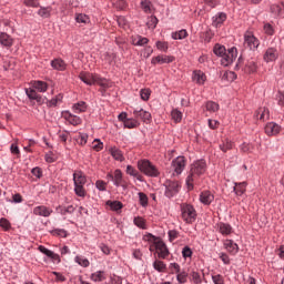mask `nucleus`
Returning a JSON list of instances; mask_svg holds the SVG:
<instances>
[{
	"label": "nucleus",
	"mask_w": 284,
	"mask_h": 284,
	"mask_svg": "<svg viewBox=\"0 0 284 284\" xmlns=\"http://www.w3.org/2000/svg\"><path fill=\"white\" fill-rule=\"evenodd\" d=\"M207 170V164L205 160H197L191 164L189 175L186 176V187L187 190H194V185H199L201 176L205 174Z\"/></svg>",
	"instance_id": "f257e3e1"
},
{
	"label": "nucleus",
	"mask_w": 284,
	"mask_h": 284,
	"mask_svg": "<svg viewBox=\"0 0 284 284\" xmlns=\"http://www.w3.org/2000/svg\"><path fill=\"white\" fill-rule=\"evenodd\" d=\"M138 168L142 174H145V176H159L160 172L156 165L152 164L149 160H140L138 162Z\"/></svg>",
	"instance_id": "f03ea898"
},
{
	"label": "nucleus",
	"mask_w": 284,
	"mask_h": 284,
	"mask_svg": "<svg viewBox=\"0 0 284 284\" xmlns=\"http://www.w3.org/2000/svg\"><path fill=\"white\" fill-rule=\"evenodd\" d=\"M182 219L185 223H194L196 221V210L190 204L181 205Z\"/></svg>",
	"instance_id": "7ed1b4c3"
},
{
	"label": "nucleus",
	"mask_w": 284,
	"mask_h": 284,
	"mask_svg": "<svg viewBox=\"0 0 284 284\" xmlns=\"http://www.w3.org/2000/svg\"><path fill=\"white\" fill-rule=\"evenodd\" d=\"M106 179L112 181L115 187H123L124 190L128 187V183L123 179V172H121L119 169H116L113 173H108Z\"/></svg>",
	"instance_id": "20e7f679"
},
{
	"label": "nucleus",
	"mask_w": 284,
	"mask_h": 284,
	"mask_svg": "<svg viewBox=\"0 0 284 284\" xmlns=\"http://www.w3.org/2000/svg\"><path fill=\"white\" fill-rule=\"evenodd\" d=\"M258 45H261V41L254 37L252 31H246L244 33V48H248V50H257Z\"/></svg>",
	"instance_id": "39448f33"
},
{
	"label": "nucleus",
	"mask_w": 284,
	"mask_h": 284,
	"mask_svg": "<svg viewBox=\"0 0 284 284\" xmlns=\"http://www.w3.org/2000/svg\"><path fill=\"white\" fill-rule=\"evenodd\" d=\"M165 187V196L168 199H172L175 194H179V190H181V184L178 181L166 180L164 183Z\"/></svg>",
	"instance_id": "423d86ee"
},
{
	"label": "nucleus",
	"mask_w": 284,
	"mask_h": 284,
	"mask_svg": "<svg viewBox=\"0 0 284 284\" xmlns=\"http://www.w3.org/2000/svg\"><path fill=\"white\" fill-rule=\"evenodd\" d=\"M236 57H239V50L236 47H232L225 51V54L222 58V65H230V63H234V61H236Z\"/></svg>",
	"instance_id": "0eeeda50"
},
{
	"label": "nucleus",
	"mask_w": 284,
	"mask_h": 284,
	"mask_svg": "<svg viewBox=\"0 0 284 284\" xmlns=\"http://www.w3.org/2000/svg\"><path fill=\"white\" fill-rule=\"evenodd\" d=\"M53 213H54V210H52L50 206L39 205L33 207L34 216H43L44 219H48L52 216Z\"/></svg>",
	"instance_id": "6e6552de"
},
{
	"label": "nucleus",
	"mask_w": 284,
	"mask_h": 284,
	"mask_svg": "<svg viewBox=\"0 0 284 284\" xmlns=\"http://www.w3.org/2000/svg\"><path fill=\"white\" fill-rule=\"evenodd\" d=\"M133 115L136 121H143V123H151L152 121V113L143 109L134 110Z\"/></svg>",
	"instance_id": "1a4fd4ad"
},
{
	"label": "nucleus",
	"mask_w": 284,
	"mask_h": 284,
	"mask_svg": "<svg viewBox=\"0 0 284 284\" xmlns=\"http://www.w3.org/2000/svg\"><path fill=\"white\" fill-rule=\"evenodd\" d=\"M264 132L267 136H277V134H281V125L275 122H268L264 128Z\"/></svg>",
	"instance_id": "9d476101"
},
{
	"label": "nucleus",
	"mask_w": 284,
	"mask_h": 284,
	"mask_svg": "<svg viewBox=\"0 0 284 284\" xmlns=\"http://www.w3.org/2000/svg\"><path fill=\"white\" fill-rule=\"evenodd\" d=\"M172 168L175 174H182V172L185 170V158L178 156L175 160L172 161Z\"/></svg>",
	"instance_id": "9b49d317"
},
{
	"label": "nucleus",
	"mask_w": 284,
	"mask_h": 284,
	"mask_svg": "<svg viewBox=\"0 0 284 284\" xmlns=\"http://www.w3.org/2000/svg\"><path fill=\"white\" fill-rule=\"evenodd\" d=\"M155 250L159 254V258H168V256H170V251H168V246L161 240L155 242Z\"/></svg>",
	"instance_id": "f8f14e48"
},
{
	"label": "nucleus",
	"mask_w": 284,
	"mask_h": 284,
	"mask_svg": "<svg viewBox=\"0 0 284 284\" xmlns=\"http://www.w3.org/2000/svg\"><path fill=\"white\" fill-rule=\"evenodd\" d=\"M62 116L65 121H68V123H70V125H81L82 123L81 118L70 113V111H64Z\"/></svg>",
	"instance_id": "ddd939ff"
},
{
	"label": "nucleus",
	"mask_w": 284,
	"mask_h": 284,
	"mask_svg": "<svg viewBox=\"0 0 284 284\" xmlns=\"http://www.w3.org/2000/svg\"><path fill=\"white\" fill-rule=\"evenodd\" d=\"M79 79L83 81L87 85H94L97 83V74L90 72H81Z\"/></svg>",
	"instance_id": "4468645a"
},
{
	"label": "nucleus",
	"mask_w": 284,
	"mask_h": 284,
	"mask_svg": "<svg viewBox=\"0 0 284 284\" xmlns=\"http://www.w3.org/2000/svg\"><path fill=\"white\" fill-rule=\"evenodd\" d=\"M174 61V57L172 55H158V57H153L151 60L152 65H163V63H173Z\"/></svg>",
	"instance_id": "2eb2a0df"
},
{
	"label": "nucleus",
	"mask_w": 284,
	"mask_h": 284,
	"mask_svg": "<svg viewBox=\"0 0 284 284\" xmlns=\"http://www.w3.org/2000/svg\"><path fill=\"white\" fill-rule=\"evenodd\" d=\"M225 21H227V14L225 12H219L212 18V26L214 28H221Z\"/></svg>",
	"instance_id": "dca6fc26"
},
{
	"label": "nucleus",
	"mask_w": 284,
	"mask_h": 284,
	"mask_svg": "<svg viewBox=\"0 0 284 284\" xmlns=\"http://www.w3.org/2000/svg\"><path fill=\"white\" fill-rule=\"evenodd\" d=\"M278 59V50L275 48H268L264 53V61L266 63H272V61H276Z\"/></svg>",
	"instance_id": "f3484780"
},
{
	"label": "nucleus",
	"mask_w": 284,
	"mask_h": 284,
	"mask_svg": "<svg viewBox=\"0 0 284 284\" xmlns=\"http://www.w3.org/2000/svg\"><path fill=\"white\" fill-rule=\"evenodd\" d=\"M40 9L38 10V17H41V19H50L52 14H54V9L52 7H39Z\"/></svg>",
	"instance_id": "a211bd4d"
},
{
	"label": "nucleus",
	"mask_w": 284,
	"mask_h": 284,
	"mask_svg": "<svg viewBox=\"0 0 284 284\" xmlns=\"http://www.w3.org/2000/svg\"><path fill=\"white\" fill-rule=\"evenodd\" d=\"M26 94L31 101H37L38 103L43 102V98L41 97V94L37 93V89L33 87L26 89Z\"/></svg>",
	"instance_id": "6ab92c4d"
},
{
	"label": "nucleus",
	"mask_w": 284,
	"mask_h": 284,
	"mask_svg": "<svg viewBox=\"0 0 284 284\" xmlns=\"http://www.w3.org/2000/svg\"><path fill=\"white\" fill-rule=\"evenodd\" d=\"M243 70L245 72V74H254V72H256V70H258V65L256 64V60H254V59L247 60Z\"/></svg>",
	"instance_id": "aec40b11"
},
{
	"label": "nucleus",
	"mask_w": 284,
	"mask_h": 284,
	"mask_svg": "<svg viewBox=\"0 0 284 284\" xmlns=\"http://www.w3.org/2000/svg\"><path fill=\"white\" fill-rule=\"evenodd\" d=\"M217 230L220 234H222L223 236H230V234L234 232V230L232 229V225L223 222H220L217 224Z\"/></svg>",
	"instance_id": "412c9836"
},
{
	"label": "nucleus",
	"mask_w": 284,
	"mask_h": 284,
	"mask_svg": "<svg viewBox=\"0 0 284 284\" xmlns=\"http://www.w3.org/2000/svg\"><path fill=\"white\" fill-rule=\"evenodd\" d=\"M224 247L229 254H239V244L234 243L232 240H225Z\"/></svg>",
	"instance_id": "4be33fe9"
},
{
	"label": "nucleus",
	"mask_w": 284,
	"mask_h": 284,
	"mask_svg": "<svg viewBox=\"0 0 284 284\" xmlns=\"http://www.w3.org/2000/svg\"><path fill=\"white\" fill-rule=\"evenodd\" d=\"M192 79L195 83H197V85H203V83L207 81V77L201 70L194 71Z\"/></svg>",
	"instance_id": "5701e85b"
},
{
	"label": "nucleus",
	"mask_w": 284,
	"mask_h": 284,
	"mask_svg": "<svg viewBox=\"0 0 284 284\" xmlns=\"http://www.w3.org/2000/svg\"><path fill=\"white\" fill-rule=\"evenodd\" d=\"M200 201L204 205H210L212 203V201H214V194H212V192H210V191H204L200 195Z\"/></svg>",
	"instance_id": "b1692460"
},
{
	"label": "nucleus",
	"mask_w": 284,
	"mask_h": 284,
	"mask_svg": "<svg viewBox=\"0 0 284 284\" xmlns=\"http://www.w3.org/2000/svg\"><path fill=\"white\" fill-rule=\"evenodd\" d=\"M73 182L74 185H85L87 179L83 172L77 171L75 173H73Z\"/></svg>",
	"instance_id": "393cba45"
},
{
	"label": "nucleus",
	"mask_w": 284,
	"mask_h": 284,
	"mask_svg": "<svg viewBox=\"0 0 284 284\" xmlns=\"http://www.w3.org/2000/svg\"><path fill=\"white\" fill-rule=\"evenodd\" d=\"M255 116H256V119H260V121H267V119H270V109H267V108H260L255 112Z\"/></svg>",
	"instance_id": "a878e982"
},
{
	"label": "nucleus",
	"mask_w": 284,
	"mask_h": 284,
	"mask_svg": "<svg viewBox=\"0 0 284 284\" xmlns=\"http://www.w3.org/2000/svg\"><path fill=\"white\" fill-rule=\"evenodd\" d=\"M132 45H148L150 43V39L142 37V36H135L131 40Z\"/></svg>",
	"instance_id": "bb28decb"
},
{
	"label": "nucleus",
	"mask_w": 284,
	"mask_h": 284,
	"mask_svg": "<svg viewBox=\"0 0 284 284\" xmlns=\"http://www.w3.org/2000/svg\"><path fill=\"white\" fill-rule=\"evenodd\" d=\"M0 43L4 47V48H12V37H10L8 33H0Z\"/></svg>",
	"instance_id": "cd10ccee"
},
{
	"label": "nucleus",
	"mask_w": 284,
	"mask_h": 284,
	"mask_svg": "<svg viewBox=\"0 0 284 284\" xmlns=\"http://www.w3.org/2000/svg\"><path fill=\"white\" fill-rule=\"evenodd\" d=\"M51 67L53 70H60L61 72H63V70H65L67 68V64H65V61L58 58L51 61Z\"/></svg>",
	"instance_id": "c85d7f7f"
},
{
	"label": "nucleus",
	"mask_w": 284,
	"mask_h": 284,
	"mask_svg": "<svg viewBox=\"0 0 284 284\" xmlns=\"http://www.w3.org/2000/svg\"><path fill=\"white\" fill-rule=\"evenodd\" d=\"M110 154L115 161H124L123 152L119 148L113 146L110 149Z\"/></svg>",
	"instance_id": "c756f323"
},
{
	"label": "nucleus",
	"mask_w": 284,
	"mask_h": 284,
	"mask_svg": "<svg viewBox=\"0 0 284 284\" xmlns=\"http://www.w3.org/2000/svg\"><path fill=\"white\" fill-rule=\"evenodd\" d=\"M72 110L75 114H81V112H85V110H88V104L84 101H80L73 104Z\"/></svg>",
	"instance_id": "7c9ffc66"
},
{
	"label": "nucleus",
	"mask_w": 284,
	"mask_h": 284,
	"mask_svg": "<svg viewBox=\"0 0 284 284\" xmlns=\"http://www.w3.org/2000/svg\"><path fill=\"white\" fill-rule=\"evenodd\" d=\"M247 182L235 183L234 192L237 196H243V193L246 191Z\"/></svg>",
	"instance_id": "2f4dec72"
},
{
	"label": "nucleus",
	"mask_w": 284,
	"mask_h": 284,
	"mask_svg": "<svg viewBox=\"0 0 284 284\" xmlns=\"http://www.w3.org/2000/svg\"><path fill=\"white\" fill-rule=\"evenodd\" d=\"M271 12L276 17H283L284 14V3L281 4H273L271 6Z\"/></svg>",
	"instance_id": "473e14b6"
},
{
	"label": "nucleus",
	"mask_w": 284,
	"mask_h": 284,
	"mask_svg": "<svg viewBox=\"0 0 284 284\" xmlns=\"http://www.w3.org/2000/svg\"><path fill=\"white\" fill-rule=\"evenodd\" d=\"M140 125H141V123L139 122V120H136V118H131V119L124 120V128H128L129 130L139 128Z\"/></svg>",
	"instance_id": "72a5a7b5"
},
{
	"label": "nucleus",
	"mask_w": 284,
	"mask_h": 284,
	"mask_svg": "<svg viewBox=\"0 0 284 284\" xmlns=\"http://www.w3.org/2000/svg\"><path fill=\"white\" fill-rule=\"evenodd\" d=\"M141 9L143 10V12H145V14H152V2L150 0H142L141 1Z\"/></svg>",
	"instance_id": "f704fd0d"
},
{
	"label": "nucleus",
	"mask_w": 284,
	"mask_h": 284,
	"mask_svg": "<svg viewBox=\"0 0 284 284\" xmlns=\"http://www.w3.org/2000/svg\"><path fill=\"white\" fill-rule=\"evenodd\" d=\"M206 112H210V114H214V112H219V103L214 101H209L205 104Z\"/></svg>",
	"instance_id": "c9c22d12"
},
{
	"label": "nucleus",
	"mask_w": 284,
	"mask_h": 284,
	"mask_svg": "<svg viewBox=\"0 0 284 284\" xmlns=\"http://www.w3.org/2000/svg\"><path fill=\"white\" fill-rule=\"evenodd\" d=\"M32 88H34L38 92H47L48 83L43 81H34Z\"/></svg>",
	"instance_id": "e433bc0d"
},
{
	"label": "nucleus",
	"mask_w": 284,
	"mask_h": 284,
	"mask_svg": "<svg viewBox=\"0 0 284 284\" xmlns=\"http://www.w3.org/2000/svg\"><path fill=\"white\" fill-rule=\"evenodd\" d=\"M111 3L115 10H125L128 2L125 0H111Z\"/></svg>",
	"instance_id": "4c0bfd02"
},
{
	"label": "nucleus",
	"mask_w": 284,
	"mask_h": 284,
	"mask_svg": "<svg viewBox=\"0 0 284 284\" xmlns=\"http://www.w3.org/2000/svg\"><path fill=\"white\" fill-rule=\"evenodd\" d=\"M233 145H234V143L232 141H230L229 139H225L220 144V150L225 153V152L232 150Z\"/></svg>",
	"instance_id": "58836bf2"
},
{
	"label": "nucleus",
	"mask_w": 284,
	"mask_h": 284,
	"mask_svg": "<svg viewBox=\"0 0 284 284\" xmlns=\"http://www.w3.org/2000/svg\"><path fill=\"white\" fill-rule=\"evenodd\" d=\"M106 205L113 210V212H119V210H123V203L119 201H108Z\"/></svg>",
	"instance_id": "ea45409f"
},
{
	"label": "nucleus",
	"mask_w": 284,
	"mask_h": 284,
	"mask_svg": "<svg viewBox=\"0 0 284 284\" xmlns=\"http://www.w3.org/2000/svg\"><path fill=\"white\" fill-rule=\"evenodd\" d=\"M226 51L227 50L225 49V47L221 45V44H215L213 48L214 54H216V57H222V59H223V57H225Z\"/></svg>",
	"instance_id": "a19ab883"
},
{
	"label": "nucleus",
	"mask_w": 284,
	"mask_h": 284,
	"mask_svg": "<svg viewBox=\"0 0 284 284\" xmlns=\"http://www.w3.org/2000/svg\"><path fill=\"white\" fill-rule=\"evenodd\" d=\"M172 39H174L175 41L178 40H182V39H185L187 37V31L185 29H182L178 32H173L171 34Z\"/></svg>",
	"instance_id": "79ce46f5"
},
{
	"label": "nucleus",
	"mask_w": 284,
	"mask_h": 284,
	"mask_svg": "<svg viewBox=\"0 0 284 284\" xmlns=\"http://www.w3.org/2000/svg\"><path fill=\"white\" fill-rule=\"evenodd\" d=\"M159 23V19L155 16H151L148 18L146 26L150 30H154Z\"/></svg>",
	"instance_id": "37998d69"
},
{
	"label": "nucleus",
	"mask_w": 284,
	"mask_h": 284,
	"mask_svg": "<svg viewBox=\"0 0 284 284\" xmlns=\"http://www.w3.org/2000/svg\"><path fill=\"white\" fill-rule=\"evenodd\" d=\"M191 283H195V284H202L203 280L201 278V274L196 271H192L191 274Z\"/></svg>",
	"instance_id": "c03bdc74"
},
{
	"label": "nucleus",
	"mask_w": 284,
	"mask_h": 284,
	"mask_svg": "<svg viewBox=\"0 0 284 284\" xmlns=\"http://www.w3.org/2000/svg\"><path fill=\"white\" fill-rule=\"evenodd\" d=\"M104 280H105V276L103 275V271H98L91 274V281H94L95 283H100L101 281H104Z\"/></svg>",
	"instance_id": "a18cd8bd"
},
{
	"label": "nucleus",
	"mask_w": 284,
	"mask_h": 284,
	"mask_svg": "<svg viewBox=\"0 0 284 284\" xmlns=\"http://www.w3.org/2000/svg\"><path fill=\"white\" fill-rule=\"evenodd\" d=\"M75 21L77 23H83L84 26H87V23H90V17L83 13H78L75 17Z\"/></svg>",
	"instance_id": "49530a36"
},
{
	"label": "nucleus",
	"mask_w": 284,
	"mask_h": 284,
	"mask_svg": "<svg viewBox=\"0 0 284 284\" xmlns=\"http://www.w3.org/2000/svg\"><path fill=\"white\" fill-rule=\"evenodd\" d=\"M153 267H154V270H156V272H165V270H168V266L165 265V263L163 261H159V260H156L153 263Z\"/></svg>",
	"instance_id": "de8ad7c7"
},
{
	"label": "nucleus",
	"mask_w": 284,
	"mask_h": 284,
	"mask_svg": "<svg viewBox=\"0 0 284 284\" xmlns=\"http://www.w3.org/2000/svg\"><path fill=\"white\" fill-rule=\"evenodd\" d=\"M171 116L173 119V121H175V123H181L182 119H183V113L176 109H174L171 112Z\"/></svg>",
	"instance_id": "09e8293b"
},
{
	"label": "nucleus",
	"mask_w": 284,
	"mask_h": 284,
	"mask_svg": "<svg viewBox=\"0 0 284 284\" xmlns=\"http://www.w3.org/2000/svg\"><path fill=\"white\" fill-rule=\"evenodd\" d=\"M95 83L103 88V90H106V88H110V82L106 79L100 78L97 75Z\"/></svg>",
	"instance_id": "8fccbe9b"
},
{
	"label": "nucleus",
	"mask_w": 284,
	"mask_h": 284,
	"mask_svg": "<svg viewBox=\"0 0 284 284\" xmlns=\"http://www.w3.org/2000/svg\"><path fill=\"white\" fill-rule=\"evenodd\" d=\"M75 263L81 265V267H90V261H88V258L84 256H75Z\"/></svg>",
	"instance_id": "3c124183"
},
{
	"label": "nucleus",
	"mask_w": 284,
	"mask_h": 284,
	"mask_svg": "<svg viewBox=\"0 0 284 284\" xmlns=\"http://www.w3.org/2000/svg\"><path fill=\"white\" fill-rule=\"evenodd\" d=\"M61 101H63V95L59 94L55 98L50 100L49 106L57 108V105H59V103H61Z\"/></svg>",
	"instance_id": "603ef678"
},
{
	"label": "nucleus",
	"mask_w": 284,
	"mask_h": 284,
	"mask_svg": "<svg viewBox=\"0 0 284 284\" xmlns=\"http://www.w3.org/2000/svg\"><path fill=\"white\" fill-rule=\"evenodd\" d=\"M23 3L27 8H41L39 0H23Z\"/></svg>",
	"instance_id": "864d4df0"
},
{
	"label": "nucleus",
	"mask_w": 284,
	"mask_h": 284,
	"mask_svg": "<svg viewBox=\"0 0 284 284\" xmlns=\"http://www.w3.org/2000/svg\"><path fill=\"white\" fill-rule=\"evenodd\" d=\"M241 152L250 153L254 150V146L251 143L244 142L240 146Z\"/></svg>",
	"instance_id": "5fc2aeb1"
},
{
	"label": "nucleus",
	"mask_w": 284,
	"mask_h": 284,
	"mask_svg": "<svg viewBox=\"0 0 284 284\" xmlns=\"http://www.w3.org/2000/svg\"><path fill=\"white\" fill-rule=\"evenodd\" d=\"M0 227H2V230L8 232V230H10V227H12V225L10 224V221H8V219L1 217L0 219Z\"/></svg>",
	"instance_id": "6e6d98bb"
},
{
	"label": "nucleus",
	"mask_w": 284,
	"mask_h": 284,
	"mask_svg": "<svg viewBox=\"0 0 284 284\" xmlns=\"http://www.w3.org/2000/svg\"><path fill=\"white\" fill-rule=\"evenodd\" d=\"M74 192H75L77 196H81L82 199H84L85 187H83V185H74Z\"/></svg>",
	"instance_id": "4d7b16f0"
},
{
	"label": "nucleus",
	"mask_w": 284,
	"mask_h": 284,
	"mask_svg": "<svg viewBox=\"0 0 284 284\" xmlns=\"http://www.w3.org/2000/svg\"><path fill=\"white\" fill-rule=\"evenodd\" d=\"M150 94H152V92L150 91V89H142L140 91V97L142 101H149L150 100Z\"/></svg>",
	"instance_id": "13d9d810"
},
{
	"label": "nucleus",
	"mask_w": 284,
	"mask_h": 284,
	"mask_svg": "<svg viewBox=\"0 0 284 284\" xmlns=\"http://www.w3.org/2000/svg\"><path fill=\"white\" fill-rule=\"evenodd\" d=\"M134 225H136V227H140L141 230H145V220H143V217H135L133 220Z\"/></svg>",
	"instance_id": "bf43d9fd"
},
{
	"label": "nucleus",
	"mask_w": 284,
	"mask_h": 284,
	"mask_svg": "<svg viewBox=\"0 0 284 284\" xmlns=\"http://www.w3.org/2000/svg\"><path fill=\"white\" fill-rule=\"evenodd\" d=\"M139 201H140V205H142V207L148 206V195L143 192L139 193Z\"/></svg>",
	"instance_id": "052dcab7"
},
{
	"label": "nucleus",
	"mask_w": 284,
	"mask_h": 284,
	"mask_svg": "<svg viewBox=\"0 0 284 284\" xmlns=\"http://www.w3.org/2000/svg\"><path fill=\"white\" fill-rule=\"evenodd\" d=\"M176 278H178V282L181 284L187 283V273L185 271L179 272Z\"/></svg>",
	"instance_id": "680f3d73"
},
{
	"label": "nucleus",
	"mask_w": 284,
	"mask_h": 284,
	"mask_svg": "<svg viewBox=\"0 0 284 284\" xmlns=\"http://www.w3.org/2000/svg\"><path fill=\"white\" fill-rule=\"evenodd\" d=\"M50 234H52L53 236H62L64 239L67 236V232L63 229H54V230L50 231Z\"/></svg>",
	"instance_id": "e2e57ef3"
},
{
	"label": "nucleus",
	"mask_w": 284,
	"mask_h": 284,
	"mask_svg": "<svg viewBox=\"0 0 284 284\" xmlns=\"http://www.w3.org/2000/svg\"><path fill=\"white\" fill-rule=\"evenodd\" d=\"M77 141L79 145H85V143H88V134L79 133Z\"/></svg>",
	"instance_id": "0e129e2a"
},
{
	"label": "nucleus",
	"mask_w": 284,
	"mask_h": 284,
	"mask_svg": "<svg viewBox=\"0 0 284 284\" xmlns=\"http://www.w3.org/2000/svg\"><path fill=\"white\" fill-rule=\"evenodd\" d=\"M212 281L214 284H225V280L223 278V275H212Z\"/></svg>",
	"instance_id": "69168bd1"
},
{
	"label": "nucleus",
	"mask_w": 284,
	"mask_h": 284,
	"mask_svg": "<svg viewBox=\"0 0 284 284\" xmlns=\"http://www.w3.org/2000/svg\"><path fill=\"white\" fill-rule=\"evenodd\" d=\"M155 45L158 50H161V52H168V42L158 41Z\"/></svg>",
	"instance_id": "338daca9"
},
{
	"label": "nucleus",
	"mask_w": 284,
	"mask_h": 284,
	"mask_svg": "<svg viewBox=\"0 0 284 284\" xmlns=\"http://www.w3.org/2000/svg\"><path fill=\"white\" fill-rule=\"evenodd\" d=\"M264 32H265V34H268L270 37H272V34H274V27H272V24H270V23H265Z\"/></svg>",
	"instance_id": "774afa93"
}]
</instances>
